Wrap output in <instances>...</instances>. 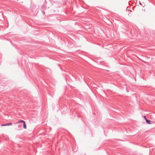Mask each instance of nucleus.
I'll use <instances>...</instances> for the list:
<instances>
[{"instance_id": "1", "label": "nucleus", "mask_w": 155, "mask_h": 155, "mask_svg": "<svg viewBox=\"0 0 155 155\" xmlns=\"http://www.w3.org/2000/svg\"><path fill=\"white\" fill-rule=\"evenodd\" d=\"M23 122V127L25 129L26 128V125L25 124V122L23 120H20L18 122H16L15 124H18L19 123Z\"/></svg>"}, {"instance_id": "2", "label": "nucleus", "mask_w": 155, "mask_h": 155, "mask_svg": "<svg viewBox=\"0 0 155 155\" xmlns=\"http://www.w3.org/2000/svg\"><path fill=\"white\" fill-rule=\"evenodd\" d=\"M146 122L148 124H150V121L147 120V119H146Z\"/></svg>"}, {"instance_id": "3", "label": "nucleus", "mask_w": 155, "mask_h": 155, "mask_svg": "<svg viewBox=\"0 0 155 155\" xmlns=\"http://www.w3.org/2000/svg\"><path fill=\"white\" fill-rule=\"evenodd\" d=\"M12 125V123H8L7 124H6V125L7 126H10Z\"/></svg>"}, {"instance_id": "4", "label": "nucleus", "mask_w": 155, "mask_h": 155, "mask_svg": "<svg viewBox=\"0 0 155 155\" xmlns=\"http://www.w3.org/2000/svg\"><path fill=\"white\" fill-rule=\"evenodd\" d=\"M2 126H7L6 124H2L1 125Z\"/></svg>"}, {"instance_id": "5", "label": "nucleus", "mask_w": 155, "mask_h": 155, "mask_svg": "<svg viewBox=\"0 0 155 155\" xmlns=\"http://www.w3.org/2000/svg\"><path fill=\"white\" fill-rule=\"evenodd\" d=\"M42 13L44 15L45 14V12L44 11H43Z\"/></svg>"}, {"instance_id": "6", "label": "nucleus", "mask_w": 155, "mask_h": 155, "mask_svg": "<svg viewBox=\"0 0 155 155\" xmlns=\"http://www.w3.org/2000/svg\"><path fill=\"white\" fill-rule=\"evenodd\" d=\"M19 126H20L21 127H22V126L21 125H19Z\"/></svg>"}, {"instance_id": "7", "label": "nucleus", "mask_w": 155, "mask_h": 155, "mask_svg": "<svg viewBox=\"0 0 155 155\" xmlns=\"http://www.w3.org/2000/svg\"><path fill=\"white\" fill-rule=\"evenodd\" d=\"M144 118H145V119H146L145 116L144 117Z\"/></svg>"}]
</instances>
